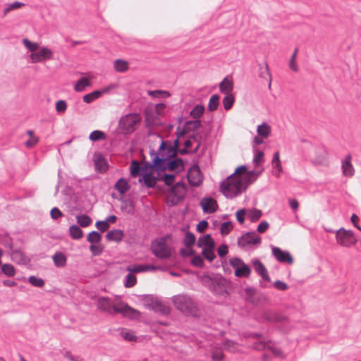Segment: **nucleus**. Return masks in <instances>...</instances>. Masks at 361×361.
<instances>
[{"label":"nucleus","mask_w":361,"mask_h":361,"mask_svg":"<svg viewBox=\"0 0 361 361\" xmlns=\"http://www.w3.org/2000/svg\"><path fill=\"white\" fill-rule=\"evenodd\" d=\"M178 146V139L174 141L173 147L161 141L158 152L152 151L150 153L152 165L141 167L137 161H133L130 166V175L133 177L139 176L140 183H143L147 187H154L157 183L155 173L159 169L169 168L177 171L183 168V161L179 159H173Z\"/></svg>","instance_id":"obj_1"},{"label":"nucleus","mask_w":361,"mask_h":361,"mask_svg":"<svg viewBox=\"0 0 361 361\" xmlns=\"http://www.w3.org/2000/svg\"><path fill=\"white\" fill-rule=\"evenodd\" d=\"M263 169L246 172V167L240 166L220 184V191L228 199H233L244 192L248 185L255 181Z\"/></svg>","instance_id":"obj_2"},{"label":"nucleus","mask_w":361,"mask_h":361,"mask_svg":"<svg viewBox=\"0 0 361 361\" xmlns=\"http://www.w3.org/2000/svg\"><path fill=\"white\" fill-rule=\"evenodd\" d=\"M97 307L102 312L113 314L120 313L125 317L136 319L140 317V312L130 307L116 296L114 300L109 297H99L97 299Z\"/></svg>","instance_id":"obj_3"},{"label":"nucleus","mask_w":361,"mask_h":361,"mask_svg":"<svg viewBox=\"0 0 361 361\" xmlns=\"http://www.w3.org/2000/svg\"><path fill=\"white\" fill-rule=\"evenodd\" d=\"M23 44L31 52L30 59L32 63H37L54 59V51L45 46L40 47L39 44L23 39Z\"/></svg>","instance_id":"obj_4"},{"label":"nucleus","mask_w":361,"mask_h":361,"mask_svg":"<svg viewBox=\"0 0 361 361\" xmlns=\"http://www.w3.org/2000/svg\"><path fill=\"white\" fill-rule=\"evenodd\" d=\"M172 302L176 308L185 314H194L197 306L195 302L188 295L180 294L173 296Z\"/></svg>","instance_id":"obj_5"},{"label":"nucleus","mask_w":361,"mask_h":361,"mask_svg":"<svg viewBox=\"0 0 361 361\" xmlns=\"http://www.w3.org/2000/svg\"><path fill=\"white\" fill-rule=\"evenodd\" d=\"M140 121L141 117L138 114L125 115L118 121V130L123 134H131L136 130Z\"/></svg>","instance_id":"obj_6"},{"label":"nucleus","mask_w":361,"mask_h":361,"mask_svg":"<svg viewBox=\"0 0 361 361\" xmlns=\"http://www.w3.org/2000/svg\"><path fill=\"white\" fill-rule=\"evenodd\" d=\"M152 250L154 255L159 259H167L171 256V248L164 238L155 240L152 243Z\"/></svg>","instance_id":"obj_7"},{"label":"nucleus","mask_w":361,"mask_h":361,"mask_svg":"<svg viewBox=\"0 0 361 361\" xmlns=\"http://www.w3.org/2000/svg\"><path fill=\"white\" fill-rule=\"evenodd\" d=\"M336 239L338 245L346 247H350L357 242L353 232L343 228L336 231Z\"/></svg>","instance_id":"obj_8"},{"label":"nucleus","mask_w":361,"mask_h":361,"mask_svg":"<svg viewBox=\"0 0 361 361\" xmlns=\"http://www.w3.org/2000/svg\"><path fill=\"white\" fill-rule=\"evenodd\" d=\"M145 307L161 314H166L169 312V309L164 305L158 298L150 295L145 297L143 300Z\"/></svg>","instance_id":"obj_9"},{"label":"nucleus","mask_w":361,"mask_h":361,"mask_svg":"<svg viewBox=\"0 0 361 361\" xmlns=\"http://www.w3.org/2000/svg\"><path fill=\"white\" fill-rule=\"evenodd\" d=\"M230 265L235 269L234 274L237 277H248L251 269L241 259L233 257L229 259Z\"/></svg>","instance_id":"obj_10"},{"label":"nucleus","mask_w":361,"mask_h":361,"mask_svg":"<svg viewBox=\"0 0 361 361\" xmlns=\"http://www.w3.org/2000/svg\"><path fill=\"white\" fill-rule=\"evenodd\" d=\"M262 238L255 232H247L238 239L239 247L247 249L261 243Z\"/></svg>","instance_id":"obj_11"},{"label":"nucleus","mask_w":361,"mask_h":361,"mask_svg":"<svg viewBox=\"0 0 361 361\" xmlns=\"http://www.w3.org/2000/svg\"><path fill=\"white\" fill-rule=\"evenodd\" d=\"M183 167L180 171L171 170L169 168L166 169H159L157 171V173H155L157 177V181L158 180H163L166 185H170L174 181L177 177V173L181 171Z\"/></svg>","instance_id":"obj_12"},{"label":"nucleus","mask_w":361,"mask_h":361,"mask_svg":"<svg viewBox=\"0 0 361 361\" xmlns=\"http://www.w3.org/2000/svg\"><path fill=\"white\" fill-rule=\"evenodd\" d=\"M200 147V136L195 135L184 141V148L179 149L181 154L188 152H196Z\"/></svg>","instance_id":"obj_13"},{"label":"nucleus","mask_w":361,"mask_h":361,"mask_svg":"<svg viewBox=\"0 0 361 361\" xmlns=\"http://www.w3.org/2000/svg\"><path fill=\"white\" fill-rule=\"evenodd\" d=\"M189 183L192 186H199L202 182V175L198 166H191L188 172Z\"/></svg>","instance_id":"obj_14"},{"label":"nucleus","mask_w":361,"mask_h":361,"mask_svg":"<svg viewBox=\"0 0 361 361\" xmlns=\"http://www.w3.org/2000/svg\"><path fill=\"white\" fill-rule=\"evenodd\" d=\"M272 255L274 257L281 263L293 264V259L290 254L287 251H283L279 247L271 246Z\"/></svg>","instance_id":"obj_15"},{"label":"nucleus","mask_w":361,"mask_h":361,"mask_svg":"<svg viewBox=\"0 0 361 361\" xmlns=\"http://www.w3.org/2000/svg\"><path fill=\"white\" fill-rule=\"evenodd\" d=\"M185 193L186 186L180 181H178L170 191V195L173 197V202L176 203L183 199Z\"/></svg>","instance_id":"obj_16"},{"label":"nucleus","mask_w":361,"mask_h":361,"mask_svg":"<svg viewBox=\"0 0 361 361\" xmlns=\"http://www.w3.org/2000/svg\"><path fill=\"white\" fill-rule=\"evenodd\" d=\"M252 264L255 272L261 276L263 281L270 282L271 279L269 276L268 271L262 262L258 259H252Z\"/></svg>","instance_id":"obj_17"},{"label":"nucleus","mask_w":361,"mask_h":361,"mask_svg":"<svg viewBox=\"0 0 361 361\" xmlns=\"http://www.w3.org/2000/svg\"><path fill=\"white\" fill-rule=\"evenodd\" d=\"M203 212L207 214L215 212L218 208L216 201L210 197H203L200 203Z\"/></svg>","instance_id":"obj_18"},{"label":"nucleus","mask_w":361,"mask_h":361,"mask_svg":"<svg viewBox=\"0 0 361 361\" xmlns=\"http://www.w3.org/2000/svg\"><path fill=\"white\" fill-rule=\"evenodd\" d=\"M212 290L215 294L221 295L222 297H226L228 294L227 282L224 279H220L219 280L215 281L214 282H213Z\"/></svg>","instance_id":"obj_19"},{"label":"nucleus","mask_w":361,"mask_h":361,"mask_svg":"<svg viewBox=\"0 0 361 361\" xmlns=\"http://www.w3.org/2000/svg\"><path fill=\"white\" fill-rule=\"evenodd\" d=\"M351 155H347L341 161L342 173L344 176L351 177L355 173V169L351 164Z\"/></svg>","instance_id":"obj_20"},{"label":"nucleus","mask_w":361,"mask_h":361,"mask_svg":"<svg viewBox=\"0 0 361 361\" xmlns=\"http://www.w3.org/2000/svg\"><path fill=\"white\" fill-rule=\"evenodd\" d=\"M316 153V157L312 159V163L316 165H326L328 163L326 151L323 148H318Z\"/></svg>","instance_id":"obj_21"},{"label":"nucleus","mask_w":361,"mask_h":361,"mask_svg":"<svg viewBox=\"0 0 361 361\" xmlns=\"http://www.w3.org/2000/svg\"><path fill=\"white\" fill-rule=\"evenodd\" d=\"M12 260L19 264H27L30 262V258L26 256L21 250H14L11 253Z\"/></svg>","instance_id":"obj_22"},{"label":"nucleus","mask_w":361,"mask_h":361,"mask_svg":"<svg viewBox=\"0 0 361 361\" xmlns=\"http://www.w3.org/2000/svg\"><path fill=\"white\" fill-rule=\"evenodd\" d=\"M94 161L97 171L103 173L107 170V163L106 159L102 155H94Z\"/></svg>","instance_id":"obj_23"},{"label":"nucleus","mask_w":361,"mask_h":361,"mask_svg":"<svg viewBox=\"0 0 361 361\" xmlns=\"http://www.w3.org/2000/svg\"><path fill=\"white\" fill-rule=\"evenodd\" d=\"M253 164L255 167L261 166L264 162V154L263 151L259 150L256 147L253 146Z\"/></svg>","instance_id":"obj_24"},{"label":"nucleus","mask_w":361,"mask_h":361,"mask_svg":"<svg viewBox=\"0 0 361 361\" xmlns=\"http://www.w3.org/2000/svg\"><path fill=\"white\" fill-rule=\"evenodd\" d=\"M214 241L209 234L199 238L197 240V246L199 247H202V249L205 247H214Z\"/></svg>","instance_id":"obj_25"},{"label":"nucleus","mask_w":361,"mask_h":361,"mask_svg":"<svg viewBox=\"0 0 361 361\" xmlns=\"http://www.w3.org/2000/svg\"><path fill=\"white\" fill-rule=\"evenodd\" d=\"M54 265L56 267H64L66 265L67 257L61 252H56L52 257Z\"/></svg>","instance_id":"obj_26"},{"label":"nucleus","mask_w":361,"mask_h":361,"mask_svg":"<svg viewBox=\"0 0 361 361\" xmlns=\"http://www.w3.org/2000/svg\"><path fill=\"white\" fill-rule=\"evenodd\" d=\"M271 126L265 122L259 125L257 128V135L262 138H267L271 135Z\"/></svg>","instance_id":"obj_27"},{"label":"nucleus","mask_w":361,"mask_h":361,"mask_svg":"<svg viewBox=\"0 0 361 361\" xmlns=\"http://www.w3.org/2000/svg\"><path fill=\"white\" fill-rule=\"evenodd\" d=\"M115 189L121 195L125 194L129 189L130 185L124 178H120L114 185Z\"/></svg>","instance_id":"obj_28"},{"label":"nucleus","mask_w":361,"mask_h":361,"mask_svg":"<svg viewBox=\"0 0 361 361\" xmlns=\"http://www.w3.org/2000/svg\"><path fill=\"white\" fill-rule=\"evenodd\" d=\"M221 92L230 94L233 90V82L228 78H225L219 85Z\"/></svg>","instance_id":"obj_29"},{"label":"nucleus","mask_w":361,"mask_h":361,"mask_svg":"<svg viewBox=\"0 0 361 361\" xmlns=\"http://www.w3.org/2000/svg\"><path fill=\"white\" fill-rule=\"evenodd\" d=\"M106 239L111 241H121L123 237V233L119 229H114L107 233Z\"/></svg>","instance_id":"obj_30"},{"label":"nucleus","mask_w":361,"mask_h":361,"mask_svg":"<svg viewBox=\"0 0 361 361\" xmlns=\"http://www.w3.org/2000/svg\"><path fill=\"white\" fill-rule=\"evenodd\" d=\"M114 68L117 72L123 73L128 71L129 63L126 60L116 59L114 62Z\"/></svg>","instance_id":"obj_31"},{"label":"nucleus","mask_w":361,"mask_h":361,"mask_svg":"<svg viewBox=\"0 0 361 361\" xmlns=\"http://www.w3.org/2000/svg\"><path fill=\"white\" fill-rule=\"evenodd\" d=\"M268 348L269 350L276 357H281L282 356V352L279 348H277L276 347H271L269 345L266 344L264 343H260L259 344H257L255 346V348L257 350H264Z\"/></svg>","instance_id":"obj_32"},{"label":"nucleus","mask_w":361,"mask_h":361,"mask_svg":"<svg viewBox=\"0 0 361 361\" xmlns=\"http://www.w3.org/2000/svg\"><path fill=\"white\" fill-rule=\"evenodd\" d=\"M90 82L87 78H81L79 79L74 86V90L76 92H82L85 87L90 86Z\"/></svg>","instance_id":"obj_33"},{"label":"nucleus","mask_w":361,"mask_h":361,"mask_svg":"<svg viewBox=\"0 0 361 361\" xmlns=\"http://www.w3.org/2000/svg\"><path fill=\"white\" fill-rule=\"evenodd\" d=\"M262 215L261 210L257 209H247V216L252 222L258 221Z\"/></svg>","instance_id":"obj_34"},{"label":"nucleus","mask_w":361,"mask_h":361,"mask_svg":"<svg viewBox=\"0 0 361 361\" xmlns=\"http://www.w3.org/2000/svg\"><path fill=\"white\" fill-rule=\"evenodd\" d=\"M219 99L220 97L218 94H213L210 97L207 106L209 111H214L217 109L219 104Z\"/></svg>","instance_id":"obj_35"},{"label":"nucleus","mask_w":361,"mask_h":361,"mask_svg":"<svg viewBox=\"0 0 361 361\" xmlns=\"http://www.w3.org/2000/svg\"><path fill=\"white\" fill-rule=\"evenodd\" d=\"M102 96V92L95 90L91 93L87 94L83 96V101L87 104L92 103Z\"/></svg>","instance_id":"obj_36"},{"label":"nucleus","mask_w":361,"mask_h":361,"mask_svg":"<svg viewBox=\"0 0 361 361\" xmlns=\"http://www.w3.org/2000/svg\"><path fill=\"white\" fill-rule=\"evenodd\" d=\"M69 233L73 239H80L82 237V231L76 225H73L69 228Z\"/></svg>","instance_id":"obj_37"},{"label":"nucleus","mask_w":361,"mask_h":361,"mask_svg":"<svg viewBox=\"0 0 361 361\" xmlns=\"http://www.w3.org/2000/svg\"><path fill=\"white\" fill-rule=\"evenodd\" d=\"M204 111V106L202 104L196 105L190 111V115L193 118H200Z\"/></svg>","instance_id":"obj_38"},{"label":"nucleus","mask_w":361,"mask_h":361,"mask_svg":"<svg viewBox=\"0 0 361 361\" xmlns=\"http://www.w3.org/2000/svg\"><path fill=\"white\" fill-rule=\"evenodd\" d=\"M202 253L203 256L209 262H212L216 257L214 254V247L203 248Z\"/></svg>","instance_id":"obj_39"},{"label":"nucleus","mask_w":361,"mask_h":361,"mask_svg":"<svg viewBox=\"0 0 361 361\" xmlns=\"http://www.w3.org/2000/svg\"><path fill=\"white\" fill-rule=\"evenodd\" d=\"M77 223L82 227H87L92 223L91 218L85 214L77 216Z\"/></svg>","instance_id":"obj_40"},{"label":"nucleus","mask_w":361,"mask_h":361,"mask_svg":"<svg viewBox=\"0 0 361 361\" xmlns=\"http://www.w3.org/2000/svg\"><path fill=\"white\" fill-rule=\"evenodd\" d=\"M23 6H24V4L21 3L20 1H14L13 3L8 4L6 6V7L4 10V16H6L7 13H8L11 11L18 9Z\"/></svg>","instance_id":"obj_41"},{"label":"nucleus","mask_w":361,"mask_h":361,"mask_svg":"<svg viewBox=\"0 0 361 361\" xmlns=\"http://www.w3.org/2000/svg\"><path fill=\"white\" fill-rule=\"evenodd\" d=\"M121 336L126 341H136V336L133 331L126 329H122L120 331Z\"/></svg>","instance_id":"obj_42"},{"label":"nucleus","mask_w":361,"mask_h":361,"mask_svg":"<svg viewBox=\"0 0 361 361\" xmlns=\"http://www.w3.org/2000/svg\"><path fill=\"white\" fill-rule=\"evenodd\" d=\"M28 282L35 287L42 288L44 286V281L41 278H37L35 276H30L28 279Z\"/></svg>","instance_id":"obj_43"},{"label":"nucleus","mask_w":361,"mask_h":361,"mask_svg":"<svg viewBox=\"0 0 361 361\" xmlns=\"http://www.w3.org/2000/svg\"><path fill=\"white\" fill-rule=\"evenodd\" d=\"M264 318L269 322L281 321V317L276 312L272 311H267L264 313Z\"/></svg>","instance_id":"obj_44"},{"label":"nucleus","mask_w":361,"mask_h":361,"mask_svg":"<svg viewBox=\"0 0 361 361\" xmlns=\"http://www.w3.org/2000/svg\"><path fill=\"white\" fill-rule=\"evenodd\" d=\"M101 239L102 235L97 231L90 232L87 238V241L92 244L99 243Z\"/></svg>","instance_id":"obj_45"},{"label":"nucleus","mask_w":361,"mask_h":361,"mask_svg":"<svg viewBox=\"0 0 361 361\" xmlns=\"http://www.w3.org/2000/svg\"><path fill=\"white\" fill-rule=\"evenodd\" d=\"M234 103V97L230 94H226L223 99L224 107L226 110H229L233 106Z\"/></svg>","instance_id":"obj_46"},{"label":"nucleus","mask_w":361,"mask_h":361,"mask_svg":"<svg viewBox=\"0 0 361 361\" xmlns=\"http://www.w3.org/2000/svg\"><path fill=\"white\" fill-rule=\"evenodd\" d=\"M212 358L213 361H222L224 354L220 348H214L212 351Z\"/></svg>","instance_id":"obj_47"},{"label":"nucleus","mask_w":361,"mask_h":361,"mask_svg":"<svg viewBox=\"0 0 361 361\" xmlns=\"http://www.w3.org/2000/svg\"><path fill=\"white\" fill-rule=\"evenodd\" d=\"M1 271L8 276H13L16 274L15 268L10 264H4L1 266Z\"/></svg>","instance_id":"obj_48"},{"label":"nucleus","mask_w":361,"mask_h":361,"mask_svg":"<svg viewBox=\"0 0 361 361\" xmlns=\"http://www.w3.org/2000/svg\"><path fill=\"white\" fill-rule=\"evenodd\" d=\"M105 137H106L105 134L102 131H100V130L92 131L90 133V137H89L90 140L93 142L98 141L100 140H104V139H105Z\"/></svg>","instance_id":"obj_49"},{"label":"nucleus","mask_w":361,"mask_h":361,"mask_svg":"<svg viewBox=\"0 0 361 361\" xmlns=\"http://www.w3.org/2000/svg\"><path fill=\"white\" fill-rule=\"evenodd\" d=\"M183 242L187 247H191L195 242V237L194 234L190 232L186 233Z\"/></svg>","instance_id":"obj_50"},{"label":"nucleus","mask_w":361,"mask_h":361,"mask_svg":"<svg viewBox=\"0 0 361 361\" xmlns=\"http://www.w3.org/2000/svg\"><path fill=\"white\" fill-rule=\"evenodd\" d=\"M259 76L265 79L268 78L269 80V87H271V77L269 71V66L267 63L264 65V67L261 68Z\"/></svg>","instance_id":"obj_51"},{"label":"nucleus","mask_w":361,"mask_h":361,"mask_svg":"<svg viewBox=\"0 0 361 361\" xmlns=\"http://www.w3.org/2000/svg\"><path fill=\"white\" fill-rule=\"evenodd\" d=\"M136 281V277L130 273L126 276L124 285L126 288H131L135 285Z\"/></svg>","instance_id":"obj_52"},{"label":"nucleus","mask_w":361,"mask_h":361,"mask_svg":"<svg viewBox=\"0 0 361 361\" xmlns=\"http://www.w3.org/2000/svg\"><path fill=\"white\" fill-rule=\"evenodd\" d=\"M233 228V224L231 221H226L221 224L220 231L224 235H227Z\"/></svg>","instance_id":"obj_53"},{"label":"nucleus","mask_w":361,"mask_h":361,"mask_svg":"<svg viewBox=\"0 0 361 361\" xmlns=\"http://www.w3.org/2000/svg\"><path fill=\"white\" fill-rule=\"evenodd\" d=\"M298 49L296 48L289 61V64H288L289 68L295 72H297L298 70V66L295 62V59H296V56L298 54Z\"/></svg>","instance_id":"obj_54"},{"label":"nucleus","mask_w":361,"mask_h":361,"mask_svg":"<svg viewBox=\"0 0 361 361\" xmlns=\"http://www.w3.org/2000/svg\"><path fill=\"white\" fill-rule=\"evenodd\" d=\"M126 270L130 274L144 272L143 264H133L126 267Z\"/></svg>","instance_id":"obj_55"},{"label":"nucleus","mask_w":361,"mask_h":361,"mask_svg":"<svg viewBox=\"0 0 361 361\" xmlns=\"http://www.w3.org/2000/svg\"><path fill=\"white\" fill-rule=\"evenodd\" d=\"M247 216V209H241L236 212L235 216L238 221L240 224H243L245 222V216Z\"/></svg>","instance_id":"obj_56"},{"label":"nucleus","mask_w":361,"mask_h":361,"mask_svg":"<svg viewBox=\"0 0 361 361\" xmlns=\"http://www.w3.org/2000/svg\"><path fill=\"white\" fill-rule=\"evenodd\" d=\"M67 109V104L65 100H59L56 103V110L58 113H64Z\"/></svg>","instance_id":"obj_57"},{"label":"nucleus","mask_w":361,"mask_h":361,"mask_svg":"<svg viewBox=\"0 0 361 361\" xmlns=\"http://www.w3.org/2000/svg\"><path fill=\"white\" fill-rule=\"evenodd\" d=\"M224 348L230 352H235L237 350V345L235 343L231 341H226L224 343Z\"/></svg>","instance_id":"obj_58"},{"label":"nucleus","mask_w":361,"mask_h":361,"mask_svg":"<svg viewBox=\"0 0 361 361\" xmlns=\"http://www.w3.org/2000/svg\"><path fill=\"white\" fill-rule=\"evenodd\" d=\"M95 226L98 230L102 232L106 231L109 228V224L106 222V221H98L95 224Z\"/></svg>","instance_id":"obj_59"},{"label":"nucleus","mask_w":361,"mask_h":361,"mask_svg":"<svg viewBox=\"0 0 361 361\" xmlns=\"http://www.w3.org/2000/svg\"><path fill=\"white\" fill-rule=\"evenodd\" d=\"M273 165V174L276 177H279L281 174L283 173V168L281 166V163H277L272 164Z\"/></svg>","instance_id":"obj_60"},{"label":"nucleus","mask_w":361,"mask_h":361,"mask_svg":"<svg viewBox=\"0 0 361 361\" xmlns=\"http://www.w3.org/2000/svg\"><path fill=\"white\" fill-rule=\"evenodd\" d=\"M191 264L195 267H202L204 264V261L200 256L196 255L191 259Z\"/></svg>","instance_id":"obj_61"},{"label":"nucleus","mask_w":361,"mask_h":361,"mask_svg":"<svg viewBox=\"0 0 361 361\" xmlns=\"http://www.w3.org/2000/svg\"><path fill=\"white\" fill-rule=\"evenodd\" d=\"M269 223L266 221H263L258 225L257 231L260 233H263L269 228Z\"/></svg>","instance_id":"obj_62"},{"label":"nucleus","mask_w":361,"mask_h":361,"mask_svg":"<svg viewBox=\"0 0 361 361\" xmlns=\"http://www.w3.org/2000/svg\"><path fill=\"white\" fill-rule=\"evenodd\" d=\"M165 107L166 106L163 103L157 104V105H155L154 111L157 116H161L164 115Z\"/></svg>","instance_id":"obj_63"},{"label":"nucleus","mask_w":361,"mask_h":361,"mask_svg":"<svg viewBox=\"0 0 361 361\" xmlns=\"http://www.w3.org/2000/svg\"><path fill=\"white\" fill-rule=\"evenodd\" d=\"M50 215L53 219H58L62 216L63 214L57 207H54L51 210Z\"/></svg>","instance_id":"obj_64"}]
</instances>
